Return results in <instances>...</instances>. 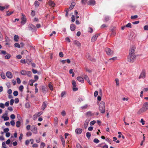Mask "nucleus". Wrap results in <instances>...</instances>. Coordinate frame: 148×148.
<instances>
[{
	"instance_id": "nucleus-1",
	"label": "nucleus",
	"mask_w": 148,
	"mask_h": 148,
	"mask_svg": "<svg viewBox=\"0 0 148 148\" xmlns=\"http://www.w3.org/2000/svg\"><path fill=\"white\" fill-rule=\"evenodd\" d=\"M148 110V102L145 103L143 105V107L138 111V113H140Z\"/></svg>"
},
{
	"instance_id": "nucleus-34",
	"label": "nucleus",
	"mask_w": 148,
	"mask_h": 148,
	"mask_svg": "<svg viewBox=\"0 0 148 148\" xmlns=\"http://www.w3.org/2000/svg\"><path fill=\"white\" fill-rule=\"evenodd\" d=\"M88 107V104H86L84 106H82L81 108L82 109H86Z\"/></svg>"
},
{
	"instance_id": "nucleus-40",
	"label": "nucleus",
	"mask_w": 148,
	"mask_h": 148,
	"mask_svg": "<svg viewBox=\"0 0 148 148\" xmlns=\"http://www.w3.org/2000/svg\"><path fill=\"white\" fill-rule=\"evenodd\" d=\"M116 58H117L116 57H113V58H110L109 59L108 61L112 60L113 62H114V61L115 60H116Z\"/></svg>"
},
{
	"instance_id": "nucleus-20",
	"label": "nucleus",
	"mask_w": 148,
	"mask_h": 148,
	"mask_svg": "<svg viewBox=\"0 0 148 148\" xmlns=\"http://www.w3.org/2000/svg\"><path fill=\"white\" fill-rule=\"evenodd\" d=\"M75 5V3L74 2H72L70 7L67 9H68L69 10H71L74 8Z\"/></svg>"
},
{
	"instance_id": "nucleus-55",
	"label": "nucleus",
	"mask_w": 148,
	"mask_h": 148,
	"mask_svg": "<svg viewBox=\"0 0 148 148\" xmlns=\"http://www.w3.org/2000/svg\"><path fill=\"white\" fill-rule=\"evenodd\" d=\"M84 78L87 81H89V78L87 75H85L84 76Z\"/></svg>"
},
{
	"instance_id": "nucleus-60",
	"label": "nucleus",
	"mask_w": 148,
	"mask_h": 148,
	"mask_svg": "<svg viewBox=\"0 0 148 148\" xmlns=\"http://www.w3.org/2000/svg\"><path fill=\"white\" fill-rule=\"evenodd\" d=\"M10 124H11V125H12L13 126H14L15 125V122H14V121L12 120L10 122Z\"/></svg>"
},
{
	"instance_id": "nucleus-9",
	"label": "nucleus",
	"mask_w": 148,
	"mask_h": 148,
	"mask_svg": "<svg viewBox=\"0 0 148 148\" xmlns=\"http://www.w3.org/2000/svg\"><path fill=\"white\" fill-rule=\"evenodd\" d=\"M22 17L21 18L22 21H21V23L22 24H24L25 23L26 21V18L25 16L22 14Z\"/></svg>"
},
{
	"instance_id": "nucleus-53",
	"label": "nucleus",
	"mask_w": 148,
	"mask_h": 148,
	"mask_svg": "<svg viewBox=\"0 0 148 148\" xmlns=\"http://www.w3.org/2000/svg\"><path fill=\"white\" fill-rule=\"evenodd\" d=\"M59 55L60 57L62 58L63 57L64 54L62 52H60L59 53Z\"/></svg>"
},
{
	"instance_id": "nucleus-41",
	"label": "nucleus",
	"mask_w": 148,
	"mask_h": 148,
	"mask_svg": "<svg viewBox=\"0 0 148 148\" xmlns=\"http://www.w3.org/2000/svg\"><path fill=\"white\" fill-rule=\"evenodd\" d=\"M116 85L119 86V81L118 79L116 78L115 80Z\"/></svg>"
},
{
	"instance_id": "nucleus-14",
	"label": "nucleus",
	"mask_w": 148,
	"mask_h": 148,
	"mask_svg": "<svg viewBox=\"0 0 148 148\" xmlns=\"http://www.w3.org/2000/svg\"><path fill=\"white\" fill-rule=\"evenodd\" d=\"M48 3L49 6L51 7H53L55 6L56 4L55 3L51 0L49 1Z\"/></svg>"
},
{
	"instance_id": "nucleus-51",
	"label": "nucleus",
	"mask_w": 148,
	"mask_h": 148,
	"mask_svg": "<svg viewBox=\"0 0 148 148\" xmlns=\"http://www.w3.org/2000/svg\"><path fill=\"white\" fill-rule=\"evenodd\" d=\"M66 94V93L65 92V91L62 92L61 94V97H64V95H65Z\"/></svg>"
},
{
	"instance_id": "nucleus-57",
	"label": "nucleus",
	"mask_w": 148,
	"mask_h": 148,
	"mask_svg": "<svg viewBox=\"0 0 148 148\" xmlns=\"http://www.w3.org/2000/svg\"><path fill=\"white\" fill-rule=\"evenodd\" d=\"M45 146V144L44 143L42 142L41 143L40 145V148H43Z\"/></svg>"
},
{
	"instance_id": "nucleus-63",
	"label": "nucleus",
	"mask_w": 148,
	"mask_h": 148,
	"mask_svg": "<svg viewBox=\"0 0 148 148\" xmlns=\"http://www.w3.org/2000/svg\"><path fill=\"white\" fill-rule=\"evenodd\" d=\"M37 117L38 116L37 115V114H35L34 115H33V118L34 120H35L37 119Z\"/></svg>"
},
{
	"instance_id": "nucleus-35",
	"label": "nucleus",
	"mask_w": 148,
	"mask_h": 148,
	"mask_svg": "<svg viewBox=\"0 0 148 148\" xmlns=\"http://www.w3.org/2000/svg\"><path fill=\"white\" fill-rule=\"evenodd\" d=\"M13 13V12H9L8 11L6 12V15L7 16H10Z\"/></svg>"
},
{
	"instance_id": "nucleus-62",
	"label": "nucleus",
	"mask_w": 148,
	"mask_h": 148,
	"mask_svg": "<svg viewBox=\"0 0 148 148\" xmlns=\"http://www.w3.org/2000/svg\"><path fill=\"white\" fill-rule=\"evenodd\" d=\"M31 15L32 16H34L35 15V11L32 10L31 12Z\"/></svg>"
},
{
	"instance_id": "nucleus-36",
	"label": "nucleus",
	"mask_w": 148,
	"mask_h": 148,
	"mask_svg": "<svg viewBox=\"0 0 148 148\" xmlns=\"http://www.w3.org/2000/svg\"><path fill=\"white\" fill-rule=\"evenodd\" d=\"M34 5L36 7H38L39 6V3L38 1H36L34 2Z\"/></svg>"
},
{
	"instance_id": "nucleus-7",
	"label": "nucleus",
	"mask_w": 148,
	"mask_h": 148,
	"mask_svg": "<svg viewBox=\"0 0 148 148\" xmlns=\"http://www.w3.org/2000/svg\"><path fill=\"white\" fill-rule=\"evenodd\" d=\"M72 84L73 86V90L74 91H76L78 90V88L76 87V83L75 81L73 80L72 81Z\"/></svg>"
},
{
	"instance_id": "nucleus-59",
	"label": "nucleus",
	"mask_w": 148,
	"mask_h": 148,
	"mask_svg": "<svg viewBox=\"0 0 148 148\" xmlns=\"http://www.w3.org/2000/svg\"><path fill=\"white\" fill-rule=\"evenodd\" d=\"M77 148H82L81 145L79 143H77L76 145Z\"/></svg>"
},
{
	"instance_id": "nucleus-19",
	"label": "nucleus",
	"mask_w": 148,
	"mask_h": 148,
	"mask_svg": "<svg viewBox=\"0 0 148 148\" xmlns=\"http://www.w3.org/2000/svg\"><path fill=\"white\" fill-rule=\"evenodd\" d=\"M82 129L77 128L75 130V132L77 134H80L82 133Z\"/></svg>"
},
{
	"instance_id": "nucleus-64",
	"label": "nucleus",
	"mask_w": 148,
	"mask_h": 148,
	"mask_svg": "<svg viewBox=\"0 0 148 148\" xmlns=\"http://www.w3.org/2000/svg\"><path fill=\"white\" fill-rule=\"evenodd\" d=\"M144 29L145 30H148V25H146L144 26Z\"/></svg>"
},
{
	"instance_id": "nucleus-23",
	"label": "nucleus",
	"mask_w": 148,
	"mask_h": 148,
	"mask_svg": "<svg viewBox=\"0 0 148 148\" xmlns=\"http://www.w3.org/2000/svg\"><path fill=\"white\" fill-rule=\"evenodd\" d=\"M73 43L74 44L77 45L78 47H80L81 46V43L77 40H75L73 42Z\"/></svg>"
},
{
	"instance_id": "nucleus-6",
	"label": "nucleus",
	"mask_w": 148,
	"mask_h": 148,
	"mask_svg": "<svg viewBox=\"0 0 148 148\" xmlns=\"http://www.w3.org/2000/svg\"><path fill=\"white\" fill-rule=\"evenodd\" d=\"M106 52L108 55H110L113 54L114 53V52L113 51L111 50L109 48H106L105 49Z\"/></svg>"
},
{
	"instance_id": "nucleus-31",
	"label": "nucleus",
	"mask_w": 148,
	"mask_h": 148,
	"mask_svg": "<svg viewBox=\"0 0 148 148\" xmlns=\"http://www.w3.org/2000/svg\"><path fill=\"white\" fill-rule=\"evenodd\" d=\"M2 118L3 119L4 121H7L9 119V118L8 116H5L4 115L2 116Z\"/></svg>"
},
{
	"instance_id": "nucleus-42",
	"label": "nucleus",
	"mask_w": 148,
	"mask_h": 148,
	"mask_svg": "<svg viewBox=\"0 0 148 148\" xmlns=\"http://www.w3.org/2000/svg\"><path fill=\"white\" fill-rule=\"evenodd\" d=\"M96 123V121H95V120L92 121L90 122V125H94Z\"/></svg>"
},
{
	"instance_id": "nucleus-4",
	"label": "nucleus",
	"mask_w": 148,
	"mask_h": 148,
	"mask_svg": "<svg viewBox=\"0 0 148 148\" xmlns=\"http://www.w3.org/2000/svg\"><path fill=\"white\" fill-rule=\"evenodd\" d=\"M21 73L22 75H27L28 76L30 77L31 76L32 72L29 71H26L25 70H23L21 71Z\"/></svg>"
},
{
	"instance_id": "nucleus-2",
	"label": "nucleus",
	"mask_w": 148,
	"mask_h": 148,
	"mask_svg": "<svg viewBox=\"0 0 148 148\" xmlns=\"http://www.w3.org/2000/svg\"><path fill=\"white\" fill-rule=\"evenodd\" d=\"M99 109L100 112L102 113L105 112V103L103 101H101L99 106Z\"/></svg>"
},
{
	"instance_id": "nucleus-48",
	"label": "nucleus",
	"mask_w": 148,
	"mask_h": 148,
	"mask_svg": "<svg viewBox=\"0 0 148 148\" xmlns=\"http://www.w3.org/2000/svg\"><path fill=\"white\" fill-rule=\"evenodd\" d=\"M24 87L23 85L20 86L19 87V90L21 91H22Z\"/></svg>"
},
{
	"instance_id": "nucleus-13",
	"label": "nucleus",
	"mask_w": 148,
	"mask_h": 148,
	"mask_svg": "<svg viewBox=\"0 0 148 148\" xmlns=\"http://www.w3.org/2000/svg\"><path fill=\"white\" fill-rule=\"evenodd\" d=\"M26 59V63L28 64H31V63L32 62V59L29 58V56L27 57Z\"/></svg>"
},
{
	"instance_id": "nucleus-26",
	"label": "nucleus",
	"mask_w": 148,
	"mask_h": 148,
	"mask_svg": "<svg viewBox=\"0 0 148 148\" xmlns=\"http://www.w3.org/2000/svg\"><path fill=\"white\" fill-rule=\"evenodd\" d=\"M110 20V17L108 16H106L104 18V21L106 22Z\"/></svg>"
},
{
	"instance_id": "nucleus-5",
	"label": "nucleus",
	"mask_w": 148,
	"mask_h": 148,
	"mask_svg": "<svg viewBox=\"0 0 148 148\" xmlns=\"http://www.w3.org/2000/svg\"><path fill=\"white\" fill-rule=\"evenodd\" d=\"M146 76V71L145 69H143L141 73H140V76L138 77L139 79H140L141 78H145Z\"/></svg>"
},
{
	"instance_id": "nucleus-58",
	"label": "nucleus",
	"mask_w": 148,
	"mask_h": 148,
	"mask_svg": "<svg viewBox=\"0 0 148 148\" xmlns=\"http://www.w3.org/2000/svg\"><path fill=\"white\" fill-rule=\"evenodd\" d=\"M32 71L33 72V73L34 74H36L37 73V71L36 70L34 69H32Z\"/></svg>"
},
{
	"instance_id": "nucleus-18",
	"label": "nucleus",
	"mask_w": 148,
	"mask_h": 148,
	"mask_svg": "<svg viewBox=\"0 0 148 148\" xmlns=\"http://www.w3.org/2000/svg\"><path fill=\"white\" fill-rule=\"evenodd\" d=\"M90 119H87L85 121L84 124V126L85 129H86L88 126V124L89 122L90 121Z\"/></svg>"
},
{
	"instance_id": "nucleus-27",
	"label": "nucleus",
	"mask_w": 148,
	"mask_h": 148,
	"mask_svg": "<svg viewBox=\"0 0 148 148\" xmlns=\"http://www.w3.org/2000/svg\"><path fill=\"white\" fill-rule=\"evenodd\" d=\"M19 39L18 36L17 35H15L14 37V40L16 42H17Z\"/></svg>"
},
{
	"instance_id": "nucleus-39",
	"label": "nucleus",
	"mask_w": 148,
	"mask_h": 148,
	"mask_svg": "<svg viewBox=\"0 0 148 148\" xmlns=\"http://www.w3.org/2000/svg\"><path fill=\"white\" fill-rule=\"evenodd\" d=\"M93 142L95 143H98L99 142V141L97 138H95L93 140Z\"/></svg>"
},
{
	"instance_id": "nucleus-37",
	"label": "nucleus",
	"mask_w": 148,
	"mask_h": 148,
	"mask_svg": "<svg viewBox=\"0 0 148 148\" xmlns=\"http://www.w3.org/2000/svg\"><path fill=\"white\" fill-rule=\"evenodd\" d=\"M86 137L88 138L89 139L91 136L90 133L89 132H87L86 133Z\"/></svg>"
},
{
	"instance_id": "nucleus-10",
	"label": "nucleus",
	"mask_w": 148,
	"mask_h": 148,
	"mask_svg": "<svg viewBox=\"0 0 148 148\" xmlns=\"http://www.w3.org/2000/svg\"><path fill=\"white\" fill-rule=\"evenodd\" d=\"M136 48L134 46L132 47L129 51V55H135L134 52Z\"/></svg>"
},
{
	"instance_id": "nucleus-45",
	"label": "nucleus",
	"mask_w": 148,
	"mask_h": 148,
	"mask_svg": "<svg viewBox=\"0 0 148 148\" xmlns=\"http://www.w3.org/2000/svg\"><path fill=\"white\" fill-rule=\"evenodd\" d=\"M13 95L15 96H17L18 95V92L17 91H15L13 92Z\"/></svg>"
},
{
	"instance_id": "nucleus-47",
	"label": "nucleus",
	"mask_w": 148,
	"mask_h": 148,
	"mask_svg": "<svg viewBox=\"0 0 148 148\" xmlns=\"http://www.w3.org/2000/svg\"><path fill=\"white\" fill-rule=\"evenodd\" d=\"M42 113L43 112H40L36 113V114H37V115L38 117L41 115L42 114Z\"/></svg>"
},
{
	"instance_id": "nucleus-30",
	"label": "nucleus",
	"mask_w": 148,
	"mask_h": 148,
	"mask_svg": "<svg viewBox=\"0 0 148 148\" xmlns=\"http://www.w3.org/2000/svg\"><path fill=\"white\" fill-rule=\"evenodd\" d=\"M0 75L1 78L3 79H5V74L3 73V72H2L1 73Z\"/></svg>"
},
{
	"instance_id": "nucleus-32",
	"label": "nucleus",
	"mask_w": 148,
	"mask_h": 148,
	"mask_svg": "<svg viewBox=\"0 0 148 148\" xmlns=\"http://www.w3.org/2000/svg\"><path fill=\"white\" fill-rule=\"evenodd\" d=\"M42 92L44 93H46V92H47V88H45L44 86H42Z\"/></svg>"
},
{
	"instance_id": "nucleus-24",
	"label": "nucleus",
	"mask_w": 148,
	"mask_h": 148,
	"mask_svg": "<svg viewBox=\"0 0 148 148\" xmlns=\"http://www.w3.org/2000/svg\"><path fill=\"white\" fill-rule=\"evenodd\" d=\"M70 29L72 31H74L76 28L75 25L74 24H72L70 25Z\"/></svg>"
},
{
	"instance_id": "nucleus-21",
	"label": "nucleus",
	"mask_w": 148,
	"mask_h": 148,
	"mask_svg": "<svg viewBox=\"0 0 148 148\" xmlns=\"http://www.w3.org/2000/svg\"><path fill=\"white\" fill-rule=\"evenodd\" d=\"M60 138L61 139L63 146L65 147V142L63 137L62 136H61Z\"/></svg>"
},
{
	"instance_id": "nucleus-33",
	"label": "nucleus",
	"mask_w": 148,
	"mask_h": 148,
	"mask_svg": "<svg viewBox=\"0 0 148 148\" xmlns=\"http://www.w3.org/2000/svg\"><path fill=\"white\" fill-rule=\"evenodd\" d=\"M14 47H18V48H20L21 47L20 44L17 43H15L14 44Z\"/></svg>"
},
{
	"instance_id": "nucleus-17",
	"label": "nucleus",
	"mask_w": 148,
	"mask_h": 148,
	"mask_svg": "<svg viewBox=\"0 0 148 148\" xmlns=\"http://www.w3.org/2000/svg\"><path fill=\"white\" fill-rule=\"evenodd\" d=\"M47 103L46 101H44L43 103V104L42 106L41 109L42 110H43L46 108L47 106Z\"/></svg>"
},
{
	"instance_id": "nucleus-43",
	"label": "nucleus",
	"mask_w": 148,
	"mask_h": 148,
	"mask_svg": "<svg viewBox=\"0 0 148 148\" xmlns=\"http://www.w3.org/2000/svg\"><path fill=\"white\" fill-rule=\"evenodd\" d=\"M50 89L51 90H53V87L52 86V85H51V84H49V85H48Z\"/></svg>"
},
{
	"instance_id": "nucleus-11",
	"label": "nucleus",
	"mask_w": 148,
	"mask_h": 148,
	"mask_svg": "<svg viewBox=\"0 0 148 148\" xmlns=\"http://www.w3.org/2000/svg\"><path fill=\"white\" fill-rule=\"evenodd\" d=\"M95 4L96 2L94 0H90L87 3L88 5L92 6L95 5Z\"/></svg>"
},
{
	"instance_id": "nucleus-8",
	"label": "nucleus",
	"mask_w": 148,
	"mask_h": 148,
	"mask_svg": "<svg viewBox=\"0 0 148 148\" xmlns=\"http://www.w3.org/2000/svg\"><path fill=\"white\" fill-rule=\"evenodd\" d=\"M28 27L33 31H35L36 30V27L32 24H29L28 25Z\"/></svg>"
},
{
	"instance_id": "nucleus-3",
	"label": "nucleus",
	"mask_w": 148,
	"mask_h": 148,
	"mask_svg": "<svg viewBox=\"0 0 148 148\" xmlns=\"http://www.w3.org/2000/svg\"><path fill=\"white\" fill-rule=\"evenodd\" d=\"M135 58L136 56L135 55H129V56L128 57L127 60L129 62L132 63L134 62Z\"/></svg>"
},
{
	"instance_id": "nucleus-25",
	"label": "nucleus",
	"mask_w": 148,
	"mask_h": 148,
	"mask_svg": "<svg viewBox=\"0 0 148 148\" xmlns=\"http://www.w3.org/2000/svg\"><path fill=\"white\" fill-rule=\"evenodd\" d=\"M36 81V80L31 79L29 80V84L31 86H33V83L35 82Z\"/></svg>"
},
{
	"instance_id": "nucleus-52",
	"label": "nucleus",
	"mask_w": 148,
	"mask_h": 148,
	"mask_svg": "<svg viewBox=\"0 0 148 148\" xmlns=\"http://www.w3.org/2000/svg\"><path fill=\"white\" fill-rule=\"evenodd\" d=\"M32 133L31 132H28L26 134V135L27 136H30L32 135Z\"/></svg>"
},
{
	"instance_id": "nucleus-16",
	"label": "nucleus",
	"mask_w": 148,
	"mask_h": 148,
	"mask_svg": "<svg viewBox=\"0 0 148 148\" xmlns=\"http://www.w3.org/2000/svg\"><path fill=\"white\" fill-rule=\"evenodd\" d=\"M32 129L31 130L33 132L34 134H36L37 132V128L34 126H32Z\"/></svg>"
},
{
	"instance_id": "nucleus-12",
	"label": "nucleus",
	"mask_w": 148,
	"mask_h": 148,
	"mask_svg": "<svg viewBox=\"0 0 148 148\" xmlns=\"http://www.w3.org/2000/svg\"><path fill=\"white\" fill-rule=\"evenodd\" d=\"M99 34H97L95 35H94L92 38L91 41L92 42H95L99 36Z\"/></svg>"
},
{
	"instance_id": "nucleus-28",
	"label": "nucleus",
	"mask_w": 148,
	"mask_h": 148,
	"mask_svg": "<svg viewBox=\"0 0 148 148\" xmlns=\"http://www.w3.org/2000/svg\"><path fill=\"white\" fill-rule=\"evenodd\" d=\"M20 121L19 120L16 122V126L17 127H19L20 126L21 123Z\"/></svg>"
},
{
	"instance_id": "nucleus-54",
	"label": "nucleus",
	"mask_w": 148,
	"mask_h": 148,
	"mask_svg": "<svg viewBox=\"0 0 148 148\" xmlns=\"http://www.w3.org/2000/svg\"><path fill=\"white\" fill-rule=\"evenodd\" d=\"M61 114L63 116H64L66 115V112L64 110H63L61 112Z\"/></svg>"
},
{
	"instance_id": "nucleus-49",
	"label": "nucleus",
	"mask_w": 148,
	"mask_h": 148,
	"mask_svg": "<svg viewBox=\"0 0 148 148\" xmlns=\"http://www.w3.org/2000/svg\"><path fill=\"white\" fill-rule=\"evenodd\" d=\"M3 131L4 132H8L9 131V129L8 128H5L3 130Z\"/></svg>"
},
{
	"instance_id": "nucleus-46",
	"label": "nucleus",
	"mask_w": 148,
	"mask_h": 148,
	"mask_svg": "<svg viewBox=\"0 0 148 148\" xmlns=\"http://www.w3.org/2000/svg\"><path fill=\"white\" fill-rule=\"evenodd\" d=\"M138 16L137 15H135L134 16H132L131 17V18L132 19H135L137 18Z\"/></svg>"
},
{
	"instance_id": "nucleus-50",
	"label": "nucleus",
	"mask_w": 148,
	"mask_h": 148,
	"mask_svg": "<svg viewBox=\"0 0 148 148\" xmlns=\"http://www.w3.org/2000/svg\"><path fill=\"white\" fill-rule=\"evenodd\" d=\"M16 81L17 83L18 84H20L21 83V81L19 77H17L16 78Z\"/></svg>"
},
{
	"instance_id": "nucleus-22",
	"label": "nucleus",
	"mask_w": 148,
	"mask_h": 148,
	"mask_svg": "<svg viewBox=\"0 0 148 148\" xmlns=\"http://www.w3.org/2000/svg\"><path fill=\"white\" fill-rule=\"evenodd\" d=\"M77 79L78 81L81 83H83L84 82L83 78L81 77H77Z\"/></svg>"
},
{
	"instance_id": "nucleus-61",
	"label": "nucleus",
	"mask_w": 148,
	"mask_h": 148,
	"mask_svg": "<svg viewBox=\"0 0 148 148\" xmlns=\"http://www.w3.org/2000/svg\"><path fill=\"white\" fill-rule=\"evenodd\" d=\"M1 53L2 54L4 55L7 54L8 53L5 51L4 50L1 51Z\"/></svg>"
},
{
	"instance_id": "nucleus-15",
	"label": "nucleus",
	"mask_w": 148,
	"mask_h": 148,
	"mask_svg": "<svg viewBox=\"0 0 148 148\" xmlns=\"http://www.w3.org/2000/svg\"><path fill=\"white\" fill-rule=\"evenodd\" d=\"M7 77L11 79L13 77L12 74L9 71H8L6 73Z\"/></svg>"
},
{
	"instance_id": "nucleus-56",
	"label": "nucleus",
	"mask_w": 148,
	"mask_h": 148,
	"mask_svg": "<svg viewBox=\"0 0 148 148\" xmlns=\"http://www.w3.org/2000/svg\"><path fill=\"white\" fill-rule=\"evenodd\" d=\"M0 107L2 108H5L4 105L3 103H0Z\"/></svg>"
},
{
	"instance_id": "nucleus-29",
	"label": "nucleus",
	"mask_w": 148,
	"mask_h": 148,
	"mask_svg": "<svg viewBox=\"0 0 148 148\" xmlns=\"http://www.w3.org/2000/svg\"><path fill=\"white\" fill-rule=\"evenodd\" d=\"M5 59H8L10 58L11 55L7 53V55L5 56Z\"/></svg>"
},
{
	"instance_id": "nucleus-38",
	"label": "nucleus",
	"mask_w": 148,
	"mask_h": 148,
	"mask_svg": "<svg viewBox=\"0 0 148 148\" xmlns=\"http://www.w3.org/2000/svg\"><path fill=\"white\" fill-rule=\"evenodd\" d=\"M132 25L130 23H127L126 25L125 26L127 27H129L130 28H132Z\"/></svg>"
},
{
	"instance_id": "nucleus-44",
	"label": "nucleus",
	"mask_w": 148,
	"mask_h": 148,
	"mask_svg": "<svg viewBox=\"0 0 148 148\" xmlns=\"http://www.w3.org/2000/svg\"><path fill=\"white\" fill-rule=\"evenodd\" d=\"M88 0H82L81 3L82 4H86L87 1Z\"/></svg>"
}]
</instances>
